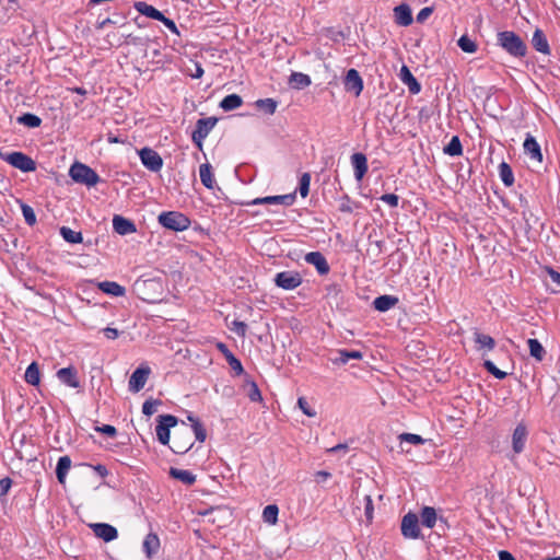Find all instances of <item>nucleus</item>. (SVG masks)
Instances as JSON below:
<instances>
[{
    "label": "nucleus",
    "mask_w": 560,
    "mask_h": 560,
    "mask_svg": "<svg viewBox=\"0 0 560 560\" xmlns=\"http://www.w3.org/2000/svg\"><path fill=\"white\" fill-rule=\"evenodd\" d=\"M139 158L144 167L151 172H159L163 166L160 154L151 148H143L139 151Z\"/></svg>",
    "instance_id": "0eeeda50"
},
{
    "label": "nucleus",
    "mask_w": 560,
    "mask_h": 560,
    "mask_svg": "<svg viewBox=\"0 0 560 560\" xmlns=\"http://www.w3.org/2000/svg\"><path fill=\"white\" fill-rule=\"evenodd\" d=\"M351 164L354 171V177L358 182L362 180L368 172V160L363 153H354L351 155Z\"/></svg>",
    "instance_id": "6ab92c4d"
},
{
    "label": "nucleus",
    "mask_w": 560,
    "mask_h": 560,
    "mask_svg": "<svg viewBox=\"0 0 560 560\" xmlns=\"http://www.w3.org/2000/svg\"><path fill=\"white\" fill-rule=\"evenodd\" d=\"M4 160L23 172H31L35 170V162L22 152H12L4 156Z\"/></svg>",
    "instance_id": "1a4fd4ad"
},
{
    "label": "nucleus",
    "mask_w": 560,
    "mask_h": 560,
    "mask_svg": "<svg viewBox=\"0 0 560 560\" xmlns=\"http://www.w3.org/2000/svg\"><path fill=\"white\" fill-rule=\"evenodd\" d=\"M499 174H500L501 180L503 182V184L505 186H512L513 185L514 176H513L512 168L509 166V164H506L505 162H502L499 165Z\"/></svg>",
    "instance_id": "ea45409f"
},
{
    "label": "nucleus",
    "mask_w": 560,
    "mask_h": 560,
    "mask_svg": "<svg viewBox=\"0 0 560 560\" xmlns=\"http://www.w3.org/2000/svg\"><path fill=\"white\" fill-rule=\"evenodd\" d=\"M91 528L96 537L103 539L106 542L115 540L118 536L117 529L106 523L91 524Z\"/></svg>",
    "instance_id": "f8f14e48"
},
{
    "label": "nucleus",
    "mask_w": 560,
    "mask_h": 560,
    "mask_svg": "<svg viewBox=\"0 0 560 560\" xmlns=\"http://www.w3.org/2000/svg\"><path fill=\"white\" fill-rule=\"evenodd\" d=\"M289 83L294 89H304L311 84V79L307 74H304L302 72H293L290 75Z\"/></svg>",
    "instance_id": "473e14b6"
},
{
    "label": "nucleus",
    "mask_w": 560,
    "mask_h": 560,
    "mask_svg": "<svg viewBox=\"0 0 560 560\" xmlns=\"http://www.w3.org/2000/svg\"><path fill=\"white\" fill-rule=\"evenodd\" d=\"M279 509L276 504L267 505L262 511V520L265 523L276 525L278 522Z\"/></svg>",
    "instance_id": "58836bf2"
},
{
    "label": "nucleus",
    "mask_w": 560,
    "mask_h": 560,
    "mask_svg": "<svg viewBox=\"0 0 560 560\" xmlns=\"http://www.w3.org/2000/svg\"><path fill=\"white\" fill-rule=\"evenodd\" d=\"M345 355H346V359H348L349 361L362 359V353L357 350H351V351L345 350Z\"/></svg>",
    "instance_id": "69168bd1"
},
{
    "label": "nucleus",
    "mask_w": 560,
    "mask_h": 560,
    "mask_svg": "<svg viewBox=\"0 0 560 560\" xmlns=\"http://www.w3.org/2000/svg\"><path fill=\"white\" fill-rule=\"evenodd\" d=\"M483 366L490 374H492L498 380H503L508 375L506 372H503L500 369H498L495 364L490 360H486L483 362Z\"/></svg>",
    "instance_id": "49530a36"
},
{
    "label": "nucleus",
    "mask_w": 560,
    "mask_h": 560,
    "mask_svg": "<svg viewBox=\"0 0 560 560\" xmlns=\"http://www.w3.org/2000/svg\"><path fill=\"white\" fill-rule=\"evenodd\" d=\"M142 548L148 558H152L160 549V538L156 534L150 533L145 536Z\"/></svg>",
    "instance_id": "b1692460"
},
{
    "label": "nucleus",
    "mask_w": 560,
    "mask_h": 560,
    "mask_svg": "<svg viewBox=\"0 0 560 560\" xmlns=\"http://www.w3.org/2000/svg\"><path fill=\"white\" fill-rule=\"evenodd\" d=\"M60 235L66 242L70 244H79L83 241L81 232L73 231L72 229L67 226L60 228Z\"/></svg>",
    "instance_id": "c9c22d12"
},
{
    "label": "nucleus",
    "mask_w": 560,
    "mask_h": 560,
    "mask_svg": "<svg viewBox=\"0 0 560 560\" xmlns=\"http://www.w3.org/2000/svg\"><path fill=\"white\" fill-rule=\"evenodd\" d=\"M177 424V418L172 415L159 416L158 424L155 428L158 440L161 444L167 445L170 443V430Z\"/></svg>",
    "instance_id": "39448f33"
},
{
    "label": "nucleus",
    "mask_w": 560,
    "mask_h": 560,
    "mask_svg": "<svg viewBox=\"0 0 560 560\" xmlns=\"http://www.w3.org/2000/svg\"><path fill=\"white\" fill-rule=\"evenodd\" d=\"M380 199L392 208H396L399 201L398 196L395 194H384Z\"/></svg>",
    "instance_id": "864d4df0"
},
{
    "label": "nucleus",
    "mask_w": 560,
    "mask_h": 560,
    "mask_svg": "<svg viewBox=\"0 0 560 560\" xmlns=\"http://www.w3.org/2000/svg\"><path fill=\"white\" fill-rule=\"evenodd\" d=\"M25 381L31 384V385H35V378H36V375H35V361H33L26 369V372H25Z\"/></svg>",
    "instance_id": "5fc2aeb1"
},
{
    "label": "nucleus",
    "mask_w": 560,
    "mask_h": 560,
    "mask_svg": "<svg viewBox=\"0 0 560 560\" xmlns=\"http://www.w3.org/2000/svg\"><path fill=\"white\" fill-rule=\"evenodd\" d=\"M395 22L400 26H408L412 23V14L409 5L402 3L394 9Z\"/></svg>",
    "instance_id": "412c9836"
},
{
    "label": "nucleus",
    "mask_w": 560,
    "mask_h": 560,
    "mask_svg": "<svg viewBox=\"0 0 560 560\" xmlns=\"http://www.w3.org/2000/svg\"><path fill=\"white\" fill-rule=\"evenodd\" d=\"M71 467V459L69 456H62L58 459L56 475L60 483H65L66 476Z\"/></svg>",
    "instance_id": "c756f323"
},
{
    "label": "nucleus",
    "mask_w": 560,
    "mask_h": 560,
    "mask_svg": "<svg viewBox=\"0 0 560 560\" xmlns=\"http://www.w3.org/2000/svg\"><path fill=\"white\" fill-rule=\"evenodd\" d=\"M57 376L61 383L68 385L69 387H72V388L79 387V380H78L77 373L73 369H71V368L60 369L57 372Z\"/></svg>",
    "instance_id": "393cba45"
},
{
    "label": "nucleus",
    "mask_w": 560,
    "mask_h": 560,
    "mask_svg": "<svg viewBox=\"0 0 560 560\" xmlns=\"http://www.w3.org/2000/svg\"><path fill=\"white\" fill-rule=\"evenodd\" d=\"M444 153L451 156H458L463 153V147L457 136H454L444 148Z\"/></svg>",
    "instance_id": "a19ab883"
},
{
    "label": "nucleus",
    "mask_w": 560,
    "mask_h": 560,
    "mask_svg": "<svg viewBox=\"0 0 560 560\" xmlns=\"http://www.w3.org/2000/svg\"><path fill=\"white\" fill-rule=\"evenodd\" d=\"M345 89L348 92H353L357 96L363 90V80L355 69L348 70L345 78Z\"/></svg>",
    "instance_id": "2eb2a0df"
},
{
    "label": "nucleus",
    "mask_w": 560,
    "mask_h": 560,
    "mask_svg": "<svg viewBox=\"0 0 560 560\" xmlns=\"http://www.w3.org/2000/svg\"><path fill=\"white\" fill-rule=\"evenodd\" d=\"M95 431L101 432L103 434H106L110 438H114L117 434V430L115 427L109 424H104L102 427H96Z\"/></svg>",
    "instance_id": "13d9d810"
},
{
    "label": "nucleus",
    "mask_w": 560,
    "mask_h": 560,
    "mask_svg": "<svg viewBox=\"0 0 560 560\" xmlns=\"http://www.w3.org/2000/svg\"><path fill=\"white\" fill-rule=\"evenodd\" d=\"M433 10L430 7L422 8L417 14V21L423 23L432 14Z\"/></svg>",
    "instance_id": "052dcab7"
},
{
    "label": "nucleus",
    "mask_w": 560,
    "mask_h": 560,
    "mask_svg": "<svg viewBox=\"0 0 560 560\" xmlns=\"http://www.w3.org/2000/svg\"><path fill=\"white\" fill-rule=\"evenodd\" d=\"M532 44L534 48L545 55L550 54L548 40L541 30H536L533 34Z\"/></svg>",
    "instance_id": "a878e982"
},
{
    "label": "nucleus",
    "mask_w": 560,
    "mask_h": 560,
    "mask_svg": "<svg viewBox=\"0 0 560 560\" xmlns=\"http://www.w3.org/2000/svg\"><path fill=\"white\" fill-rule=\"evenodd\" d=\"M304 260L314 266L319 275H327L329 272V265L320 252L307 253L304 256Z\"/></svg>",
    "instance_id": "4468645a"
},
{
    "label": "nucleus",
    "mask_w": 560,
    "mask_h": 560,
    "mask_svg": "<svg viewBox=\"0 0 560 560\" xmlns=\"http://www.w3.org/2000/svg\"><path fill=\"white\" fill-rule=\"evenodd\" d=\"M364 515L366 521L370 523L373 520L374 506L370 495H364Z\"/></svg>",
    "instance_id": "3c124183"
},
{
    "label": "nucleus",
    "mask_w": 560,
    "mask_h": 560,
    "mask_svg": "<svg viewBox=\"0 0 560 560\" xmlns=\"http://www.w3.org/2000/svg\"><path fill=\"white\" fill-rule=\"evenodd\" d=\"M16 203L19 205L26 223L30 225H34L35 224L34 209L31 206L23 202L22 200H16Z\"/></svg>",
    "instance_id": "37998d69"
},
{
    "label": "nucleus",
    "mask_w": 560,
    "mask_h": 560,
    "mask_svg": "<svg viewBox=\"0 0 560 560\" xmlns=\"http://www.w3.org/2000/svg\"><path fill=\"white\" fill-rule=\"evenodd\" d=\"M249 398L253 401H257L261 398L260 392H259L258 387L256 386V384H253V386H252V390L249 393Z\"/></svg>",
    "instance_id": "338daca9"
},
{
    "label": "nucleus",
    "mask_w": 560,
    "mask_h": 560,
    "mask_svg": "<svg viewBox=\"0 0 560 560\" xmlns=\"http://www.w3.org/2000/svg\"><path fill=\"white\" fill-rule=\"evenodd\" d=\"M401 534L410 539H416L420 536L419 518L415 513H407L402 517Z\"/></svg>",
    "instance_id": "9d476101"
},
{
    "label": "nucleus",
    "mask_w": 560,
    "mask_h": 560,
    "mask_svg": "<svg viewBox=\"0 0 560 560\" xmlns=\"http://www.w3.org/2000/svg\"><path fill=\"white\" fill-rule=\"evenodd\" d=\"M400 81L408 86V90L412 94H418L421 91V85L413 77L407 66H402L398 74Z\"/></svg>",
    "instance_id": "a211bd4d"
},
{
    "label": "nucleus",
    "mask_w": 560,
    "mask_h": 560,
    "mask_svg": "<svg viewBox=\"0 0 560 560\" xmlns=\"http://www.w3.org/2000/svg\"><path fill=\"white\" fill-rule=\"evenodd\" d=\"M298 406L302 410V412L307 417H315L316 412L313 408L310 407L308 402L304 397H300L298 399Z\"/></svg>",
    "instance_id": "603ef678"
},
{
    "label": "nucleus",
    "mask_w": 560,
    "mask_h": 560,
    "mask_svg": "<svg viewBox=\"0 0 560 560\" xmlns=\"http://www.w3.org/2000/svg\"><path fill=\"white\" fill-rule=\"evenodd\" d=\"M218 350L225 357L230 366L236 371L238 374L243 372L242 363L238 359H236L233 353L229 350L228 346L223 342H219L217 345Z\"/></svg>",
    "instance_id": "bb28decb"
},
{
    "label": "nucleus",
    "mask_w": 560,
    "mask_h": 560,
    "mask_svg": "<svg viewBox=\"0 0 560 560\" xmlns=\"http://www.w3.org/2000/svg\"><path fill=\"white\" fill-rule=\"evenodd\" d=\"M12 485V481L10 478H3L0 479V497L8 493Z\"/></svg>",
    "instance_id": "e2e57ef3"
},
{
    "label": "nucleus",
    "mask_w": 560,
    "mask_h": 560,
    "mask_svg": "<svg viewBox=\"0 0 560 560\" xmlns=\"http://www.w3.org/2000/svg\"><path fill=\"white\" fill-rule=\"evenodd\" d=\"M232 325H233L232 329H233V330H234L238 336H242V337H244V336H245V334H246V328H247V326H246V324H245V323H243V322H238V320H234V322L232 323Z\"/></svg>",
    "instance_id": "680f3d73"
},
{
    "label": "nucleus",
    "mask_w": 560,
    "mask_h": 560,
    "mask_svg": "<svg viewBox=\"0 0 560 560\" xmlns=\"http://www.w3.org/2000/svg\"><path fill=\"white\" fill-rule=\"evenodd\" d=\"M310 184H311V175L308 173H303L300 178V185H299L300 195L303 198H305L308 195Z\"/></svg>",
    "instance_id": "de8ad7c7"
},
{
    "label": "nucleus",
    "mask_w": 560,
    "mask_h": 560,
    "mask_svg": "<svg viewBox=\"0 0 560 560\" xmlns=\"http://www.w3.org/2000/svg\"><path fill=\"white\" fill-rule=\"evenodd\" d=\"M160 22H162L172 33L176 34V35H179V31L175 24V22L168 18H166L164 14H163V18H160L159 20Z\"/></svg>",
    "instance_id": "bf43d9fd"
},
{
    "label": "nucleus",
    "mask_w": 560,
    "mask_h": 560,
    "mask_svg": "<svg viewBox=\"0 0 560 560\" xmlns=\"http://www.w3.org/2000/svg\"><path fill=\"white\" fill-rule=\"evenodd\" d=\"M20 124L26 125L27 127H35V114H25L18 118Z\"/></svg>",
    "instance_id": "6e6d98bb"
},
{
    "label": "nucleus",
    "mask_w": 560,
    "mask_h": 560,
    "mask_svg": "<svg viewBox=\"0 0 560 560\" xmlns=\"http://www.w3.org/2000/svg\"><path fill=\"white\" fill-rule=\"evenodd\" d=\"M12 443L15 447L16 454L21 459L31 462L33 459V443L27 440L23 429L15 430L12 434Z\"/></svg>",
    "instance_id": "20e7f679"
},
{
    "label": "nucleus",
    "mask_w": 560,
    "mask_h": 560,
    "mask_svg": "<svg viewBox=\"0 0 560 560\" xmlns=\"http://www.w3.org/2000/svg\"><path fill=\"white\" fill-rule=\"evenodd\" d=\"M436 522V512L431 506H424L421 511V523L428 528H432Z\"/></svg>",
    "instance_id": "e433bc0d"
},
{
    "label": "nucleus",
    "mask_w": 560,
    "mask_h": 560,
    "mask_svg": "<svg viewBox=\"0 0 560 560\" xmlns=\"http://www.w3.org/2000/svg\"><path fill=\"white\" fill-rule=\"evenodd\" d=\"M339 210L341 212L351 213L353 211L352 202L348 196H345L339 203Z\"/></svg>",
    "instance_id": "4d7b16f0"
},
{
    "label": "nucleus",
    "mask_w": 560,
    "mask_h": 560,
    "mask_svg": "<svg viewBox=\"0 0 560 560\" xmlns=\"http://www.w3.org/2000/svg\"><path fill=\"white\" fill-rule=\"evenodd\" d=\"M158 221L163 228L176 232L185 231L190 226V220L177 211L162 212L159 214Z\"/></svg>",
    "instance_id": "f03ea898"
},
{
    "label": "nucleus",
    "mask_w": 560,
    "mask_h": 560,
    "mask_svg": "<svg viewBox=\"0 0 560 560\" xmlns=\"http://www.w3.org/2000/svg\"><path fill=\"white\" fill-rule=\"evenodd\" d=\"M275 283L283 290H294L302 283V278L295 271H281L276 275Z\"/></svg>",
    "instance_id": "6e6552de"
},
{
    "label": "nucleus",
    "mask_w": 560,
    "mask_h": 560,
    "mask_svg": "<svg viewBox=\"0 0 560 560\" xmlns=\"http://www.w3.org/2000/svg\"><path fill=\"white\" fill-rule=\"evenodd\" d=\"M199 176L202 185L208 189H213L215 185L212 167L209 163L201 164L199 167Z\"/></svg>",
    "instance_id": "cd10ccee"
},
{
    "label": "nucleus",
    "mask_w": 560,
    "mask_h": 560,
    "mask_svg": "<svg viewBox=\"0 0 560 560\" xmlns=\"http://www.w3.org/2000/svg\"><path fill=\"white\" fill-rule=\"evenodd\" d=\"M530 355L537 361H542L546 355V350L537 339L527 340Z\"/></svg>",
    "instance_id": "72a5a7b5"
},
{
    "label": "nucleus",
    "mask_w": 560,
    "mask_h": 560,
    "mask_svg": "<svg viewBox=\"0 0 560 560\" xmlns=\"http://www.w3.org/2000/svg\"><path fill=\"white\" fill-rule=\"evenodd\" d=\"M188 420L191 421V423H192L191 429H192L196 440L202 443L207 436L203 425L200 423V421L198 419H196L191 416L188 417Z\"/></svg>",
    "instance_id": "79ce46f5"
},
{
    "label": "nucleus",
    "mask_w": 560,
    "mask_h": 560,
    "mask_svg": "<svg viewBox=\"0 0 560 560\" xmlns=\"http://www.w3.org/2000/svg\"><path fill=\"white\" fill-rule=\"evenodd\" d=\"M475 342L478 345V349H486L487 351H491L495 346L492 337L481 332H475Z\"/></svg>",
    "instance_id": "4c0bfd02"
},
{
    "label": "nucleus",
    "mask_w": 560,
    "mask_h": 560,
    "mask_svg": "<svg viewBox=\"0 0 560 560\" xmlns=\"http://www.w3.org/2000/svg\"><path fill=\"white\" fill-rule=\"evenodd\" d=\"M398 302L399 299L397 296L385 294L377 296L373 301V306L378 312H387L390 308H393Z\"/></svg>",
    "instance_id": "4be33fe9"
},
{
    "label": "nucleus",
    "mask_w": 560,
    "mask_h": 560,
    "mask_svg": "<svg viewBox=\"0 0 560 560\" xmlns=\"http://www.w3.org/2000/svg\"><path fill=\"white\" fill-rule=\"evenodd\" d=\"M499 560H516V559L509 551L502 550L499 552Z\"/></svg>",
    "instance_id": "774afa93"
},
{
    "label": "nucleus",
    "mask_w": 560,
    "mask_h": 560,
    "mask_svg": "<svg viewBox=\"0 0 560 560\" xmlns=\"http://www.w3.org/2000/svg\"><path fill=\"white\" fill-rule=\"evenodd\" d=\"M295 200V194L280 195V196H268L264 198H256L253 205H284L291 206Z\"/></svg>",
    "instance_id": "f3484780"
},
{
    "label": "nucleus",
    "mask_w": 560,
    "mask_h": 560,
    "mask_svg": "<svg viewBox=\"0 0 560 560\" xmlns=\"http://www.w3.org/2000/svg\"><path fill=\"white\" fill-rule=\"evenodd\" d=\"M399 440L401 442H408V443H411V444H415V445H419V444H423L424 443V440L420 435L413 434V433H401L399 435Z\"/></svg>",
    "instance_id": "8fccbe9b"
},
{
    "label": "nucleus",
    "mask_w": 560,
    "mask_h": 560,
    "mask_svg": "<svg viewBox=\"0 0 560 560\" xmlns=\"http://www.w3.org/2000/svg\"><path fill=\"white\" fill-rule=\"evenodd\" d=\"M150 372L149 366H140L135 370L129 378V389L133 393L140 392L144 387Z\"/></svg>",
    "instance_id": "9b49d317"
},
{
    "label": "nucleus",
    "mask_w": 560,
    "mask_h": 560,
    "mask_svg": "<svg viewBox=\"0 0 560 560\" xmlns=\"http://www.w3.org/2000/svg\"><path fill=\"white\" fill-rule=\"evenodd\" d=\"M459 48L468 54H474L477 51V44L470 39L467 35H463L459 37L457 42Z\"/></svg>",
    "instance_id": "c03bdc74"
},
{
    "label": "nucleus",
    "mask_w": 560,
    "mask_h": 560,
    "mask_svg": "<svg viewBox=\"0 0 560 560\" xmlns=\"http://www.w3.org/2000/svg\"><path fill=\"white\" fill-rule=\"evenodd\" d=\"M256 107L266 112L267 114H273L277 109V102L272 98H261L256 101Z\"/></svg>",
    "instance_id": "a18cd8bd"
},
{
    "label": "nucleus",
    "mask_w": 560,
    "mask_h": 560,
    "mask_svg": "<svg viewBox=\"0 0 560 560\" xmlns=\"http://www.w3.org/2000/svg\"><path fill=\"white\" fill-rule=\"evenodd\" d=\"M217 124V119L209 117V118H201L196 124V129L192 132V141L199 147H202L203 140L208 137L210 131L213 129V127Z\"/></svg>",
    "instance_id": "423d86ee"
},
{
    "label": "nucleus",
    "mask_w": 560,
    "mask_h": 560,
    "mask_svg": "<svg viewBox=\"0 0 560 560\" xmlns=\"http://www.w3.org/2000/svg\"><path fill=\"white\" fill-rule=\"evenodd\" d=\"M69 175L75 183L84 184L88 187H93L100 182V176L95 171L78 162L70 167Z\"/></svg>",
    "instance_id": "7ed1b4c3"
},
{
    "label": "nucleus",
    "mask_w": 560,
    "mask_h": 560,
    "mask_svg": "<svg viewBox=\"0 0 560 560\" xmlns=\"http://www.w3.org/2000/svg\"><path fill=\"white\" fill-rule=\"evenodd\" d=\"M527 429L523 423H518L512 434V447L515 454H521L527 441Z\"/></svg>",
    "instance_id": "ddd939ff"
},
{
    "label": "nucleus",
    "mask_w": 560,
    "mask_h": 560,
    "mask_svg": "<svg viewBox=\"0 0 560 560\" xmlns=\"http://www.w3.org/2000/svg\"><path fill=\"white\" fill-rule=\"evenodd\" d=\"M105 337L109 340H115L119 337V331L113 327H106L103 329Z\"/></svg>",
    "instance_id": "0e129e2a"
},
{
    "label": "nucleus",
    "mask_w": 560,
    "mask_h": 560,
    "mask_svg": "<svg viewBox=\"0 0 560 560\" xmlns=\"http://www.w3.org/2000/svg\"><path fill=\"white\" fill-rule=\"evenodd\" d=\"M242 104H243V100H242V97L240 95H237V94H230V95H226L221 101L220 107L224 112H230V110L238 108Z\"/></svg>",
    "instance_id": "7c9ffc66"
},
{
    "label": "nucleus",
    "mask_w": 560,
    "mask_h": 560,
    "mask_svg": "<svg viewBox=\"0 0 560 560\" xmlns=\"http://www.w3.org/2000/svg\"><path fill=\"white\" fill-rule=\"evenodd\" d=\"M171 476L182 481L185 485H192L196 481V476L186 469L171 468Z\"/></svg>",
    "instance_id": "2f4dec72"
},
{
    "label": "nucleus",
    "mask_w": 560,
    "mask_h": 560,
    "mask_svg": "<svg viewBox=\"0 0 560 560\" xmlns=\"http://www.w3.org/2000/svg\"><path fill=\"white\" fill-rule=\"evenodd\" d=\"M160 400H153V399H149V400H145L142 405V412L145 415V416H152L153 413H155L158 411V407L160 406Z\"/></svg>",
    "instance_id": "09e8293b"
},
{
    "label": "nucleus",
    "mask_w": 560,
    "mask_h": 560,
    "mask_svg": "<svg viewBox=\"0 0 560 560\" xmlns=\"http://www.w3.org/2000/svg\"><path fill=\"white\" fill-rule=\"evenodd\" d=\"M135 9L141 13L142 15H145L148 18H151L153 20H160V18H163V13L155 9L154 7L148 4L147 2L139 1L135 3Z\"/></svg>",
    "instance_id": "c85d7f7f"
},
{
    "label": "nucleus",
    "mask_w": 560,
    "mask_h": 560,
    "mask_svg": "<svg viewBox=\"0 0 560 560\" xmlns=\"http://www.w3.org/2000/svg\"><path fill=\"white\" fill-rule=\"evenodd\" d=\"M113 229L119 235H128L136 232L133 222L120 215L113 218Z\"/></svg>",
    "instance_id": "aec40b11"
},
{
    "label": "nucleus",
    "mask_w": 560,
    "mask_h": 560,
    "mask_svg": "<svg viewBox=\"0 0 560 560\" xmlns=\"http://www.w3.org/2000/svg\"><path fill=\"white\" fill-rule=\"evenodd\" d=\"M498 45L502 47L509 55L515 58L526 56L527 46L524 40L512 31H502L497 35Z\"/></svg>",
    "instance_id": "f257e3e1"
},
{
    "label": "nucleus",
    "mask_w": 560,
    "mask_h": 560,
    "mask_svg": "<svg viewBox=\"0 0 560 560\" xmlns=\"http://www.w3.org/2000/svg\"><path fill=\"white\" fill-rule=\"evenodd\" d=\"M100 289L110 295L121 296L125 294V289L120 284L114 281H104L100 283Z\"/></svg>",
    "instance_id": "f704fd0d"
},
{
    "label": "nucleus",
    "mask_w": 560,
    "mask_h": 560,
    "mask_svg": "<svg viewBox=\"0 0 560 560\" xmlns=\"http://www.w3.org/2000/svg\"><path fill=\"white\" fill-rule=\"evenodd\" d=\"M523 148L525 154L528 155L532 160L537 161L538 163L542 162L540 145L532 135L527 133L523 143Z\"/></svg>",
    "instance_id": "dca6fc26"
},
{
    "label": "nucleus",
    "mask_w": 560,
    "mask_h": 560,
    "mask_svg": "<svg viewBox=\"0 0 560 560\" xmlns=\"http://www.w3.org/2000/svg\"><path fill=\"white\" fill-rule=\"evenodd\" d=\"M180 435L190 438V430L188 428H184L180 432ZM192 446V443L190 442V439L188 441L184 442L179 440V436L175 435L173 441V446L171 447L174 453L177 454H185L188 452Z\"/></svg>",
    "instance_id": "5701e85b"
}]
</instances>
